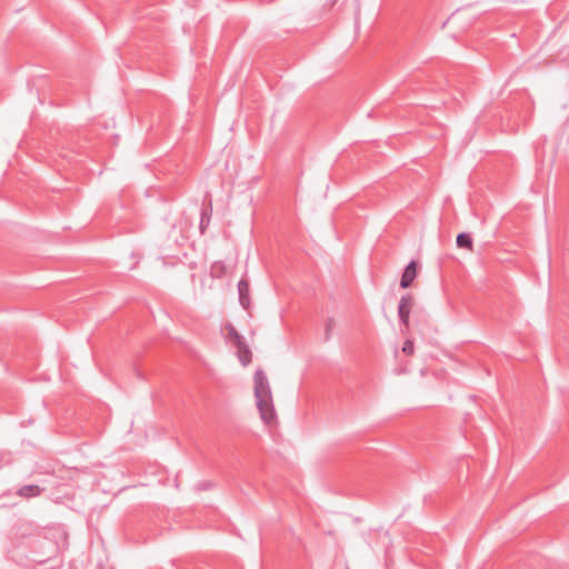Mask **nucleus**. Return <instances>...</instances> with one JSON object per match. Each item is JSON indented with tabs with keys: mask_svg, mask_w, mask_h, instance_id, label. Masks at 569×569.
Segmentation results:
<instances>
[{
	"mask_svg": "<svg viewBox=\"0 0 569 569\" xmlns=\"http://www.w3.org/2000/svg\"><path fill=\"white\" fill-rule=\"evenodd\" d=\"M254 397L260 418L266 423H271L276 418V411L272 402L271 389L268 378L262 369L254 372Z\"/></svg>",
	"mask_w": 569,
	"mask_h": 569,
	"instance_id": "obj_1",
	"label": "nucleus"
},
{
	"mask_svg": "<svg viewBox=\"0 0 569 569\" xmlns=\"http://www.w3.org/2000/svg\"><path fill=\"white\" fill-rule=\"evenodd\" d=\"M413 306V297L410 293H406L401 297L398 306L399 320L406 328L409 326V317L411 308Z\"/></svg>",
	"mask_w": 569,
	"mask_h": 569,
	"instance_id": "obj_2",
	"label": "nucleus"
},
{
	"mask_svg": "<svg viewBox=\"0 0 569 569\" xmlns=\"http://www.w3.org/2000/svg\"><path fill=\"white\" fill-rule=\"evenodd\" d=\"M417 261L411 260L408 266L405 268L401 279H400V287L402 289H407L411 286L413 280L417 277Z\"/></svg>",
	"mask_w": 569,
	"mask_h": 569,
	"instance_id": "obj_3",
	"label": "nucleus"
},
{
	"mask_svg": "<svg viewBox=\"0 0 569 569\" xmlns=\"http://www.w3.org/2000/svg\"><path fill=\"white\" fill-rule=\"evenodd\" d=\"M250 289L249 282L247 279L242 278L238 282V295H239V303L246 310L249 309L251 300H250Z\"/></svg>",
	"mask_w": 569,
	"mask_h": 569,
	"instance_id": "obj_4",
	"label": "nucleus"
},
{
	"mask_svg": "<svg viewBox=\"0 0 569 569\" xmlns=\"http://www.w3.org/2000/svg\"><path fill=\"white\" fill-rule=\"evenodd\" d=\"M44 491L43 488L38 485H26L17 490V496L21 498H33L40 496Z\"/></svg>",
	"mask_w": 569,
	"mask_h": 569,
	"instance_id": "obj_5",
	"label": "nucleus"
},
{
	"mask_svg": "<svg viewBox=\"0 0 569 569\" xmlns=\"http://www.w3.org/2000/svg\"><path fill=\"white\" fill-rule=\"evenodd\" d=\"M237 348V355L239 361L242 363V366H248L252 360V352L249 349L248 345L242 341L241 345H234Z\"/></svg>",
	"mask_w": 569,
	"mask_h": 569,
	"instance_id": "obj_6",
	"label": "nucleus"
},
{
	"mask_svg": "<svg viewBox=\"0 0 569 569\" xmlns=\"http://www.w3.org/2000/svg\"><path fill=\"white\" fill-rule=\"evenodd\" d=\"M211 216H212V207H211V202H209V204L207 207H202L201 212H200L199 230H200L201 234H204L207 228L209 227L210 221H211Z\"/></svg>",
	"mask_w": 569,
	"mask_h": 569,
	"instance_id": "obj_7",
	"label": "nucleus"
},
{
	"mask_svg": "<svg viewBox=\"0 0 569 569\" xmlns=\"http://www.w3.org/2000/svg\"><path fill=\"white\" fill-rule=\"evenodd\" d=\"M456 242L459 248L472 250V238L467 232L459 233Z\"/></svg>",
	"mask_w": 569,
	"mask_h": 569,
	"instance_id": "obj_8",
	"label": "nucleus"
},
{
	"mask_svg": "<svg viewBox=\"0 0 569 569\" xmlns=\"http://www.w3.org/2000/svg\"><path fill=\"white\" fill-rule=\"evenodd\" d=\"M210 271L213 278H222L227 272V267L223 261H214Z\"/></svg>",
	"mask_w": 569,
	"mask_h": 569,
	"instance_id": "obj_9",
	"label": "nucleus"
},
{
	"mask_svg": "<svg viewBox=\"0 0 569 569\" xmlns=\"http://www.w3.org/2000/svg\"><path fill=\"white\" fill-rule=\"evenodd\" d=\"M226 329L228 331V337L233 341L234 345H241V342L244 341L243 337L237 331L233 325L228 323Z\"/></svg>",
	"mask_w": 569,
	"mask_h": 569,
	"instance_id": "obj_10",
	"label": "nucleus"
},
{
	"mask_svg": "<svg viewBox=\"0 0 569 569\" xmlns=\"http://www.w3.org/2000/svg\"><path fill=\"white\" fill-rule=\"evenodd\" d=\"M336 327V321L333 318H328L325 323V341H329L332 336V330Z\"/></svg>",
	"mask_w": 569,
	"mask_h": 569,
	"instance_id": "obj_11",
	"label": "nucleus"
},
{
	"mask_svg": "<svg viewBox=\"0 0 569 569\" xmlns=\"http://www.w3.org/2000/svg\"><path fill=\"white\" fill-rule=\"evenodd\" d=\"M403 353L411 356L413 353V342L411 340H406L402 346Z\"/></svg>",
	"mask_w": 569,
	"mask_h": 569,
	"instance_id": "obj_12",
	"label": "nucleus"
},
{
	"mask_svg": "<svg viewBox=\"0 0 569 569\" xmlns=\"http://www.w3.org/2000/svg\"><path fill=\"white\" fill-rule=\"evenodd\" d=\"M211 487H212V485L210 482H202L199 485L200 489H209Z\"/></svg>",
	"mask_w": 569,
	"mask_h": 569,
	"instance_id": "obj_13",
	"label": "nucleus"
},
{
	"mask_svg": "<svg viewBox=\"0 0 569 569\" xmlns=\"http://www.w3.org/2000/svg\"><path fill=\"white\" fill-rule=\"evenodd\" d=\"M346 569H349V568H346Z\"/></svg>",
	"mask_w": 569,
	"mask_h": 569,
	"instance_id": "obj_14",
	"label": "nucleus"
}]
</instances>
